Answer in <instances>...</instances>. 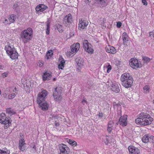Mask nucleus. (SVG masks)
Returning <instances> with one entry per match:
<instances>
[{"label": "nucleus", "mask_w": 154, "mask_h": 154, "mask_svg": "<svg viewBox=\"0 0 154 154\" xmlns=\"http://www.w3.org/2000/svg\"><path fill=\"white\" fill-rule=\"evenodd\" d=\"M47 95V92L45 90L39 93L38 94L37 98V103L39 104L41 109L43 110H47L49 107V104L45 101Z\"/></svg>", "instance_id": "obj_1"}, {"label": "nucleus", "mask_w": 154, "mask_h": 154, "mask_svg": "<svg viewBox=\"0 0 154 154\" xmlns=\"http://www.w3.org/2000/svg\"><path fill=\"white\" fill-rule=\"evenodd\" d=\"M153 119L146 113L142 112L139 115V117L135 119V123L140 125H146L151 123Z\"/></svg>", "instance_id": "obj_2"}, {"label": "nucleus", "mask_w": 154, "mask_h": 154, "mask_svg": "<svg viewBox=\"0 0 154 154\" xmlns=\"http://www.w3.org/2000/svg\"><path fill=\"white\" fill-rule=\"evenodd\" d=\"M20 38L24 43H26L31 40L32 37V30L30 28H28L21 32L20 34Z\"/></svg>", "instance_id": "obj_3"}, {"label": "nucleus", "mask_w": 154, "mask_h": 154, "mask_svg": "<svg viewBox=\"0 0 154 154\" xmlns=\"http://www.w3.org/2000/svg\"><path fill=\"white\" fill-rule=\"evenodd\" d=\"M5 49L7 54L12 60L17 59L18 53L14 48V46L10 44L5 46Z\"/></svg>", "instance_id": "obj_4"}, {"label": "nucleus", "mask_w": 154, "mask_h": 154, "mask_svg": "<svg viewBox=\"0 0 154 154\" xmlns=\"http://www.w3.org/2000/svg\"><path fill=\"white\" fill-rule=\"evenodd\" d=\"M62 90L60 87H57L53 92V96L56 101L60 100L62 98L61 95Z\"/></svg>", "instance_id": "obj_5"}, {"label": "nucleus", "mask_w": 154, "mask_h": 154, "mask_svg": "<svg viewBox=\"0 0 154 154\" xmlns=\"http://www.w3.org/2000/svg\"><path fill=\"white\" fill-rule=\"evenodd\" d=\"M83 48L85 50L89 53L92 54L93 53L94 50L92 48V46L87 40H85L83 43Z\"/></svg>", "instance_id": "obj_6"}, {"label": "nucleus", "mask_w": 154, "mask_h": 154, "mask_svg": "<svg viewBox=\"0 0 154 154\" xmlns=\"http://www.w3.org/2000/svg\"><path fill=\"white\" fill-rule=\"evenodd\" d=\"M129 64L130 66L132 68L136 69L140 67L138 60L134 58H131L129 61Z\"/></svg>", "instance_id": "obj_7"}, {"label": "nucleus", "mask_w": 154, "mask_h": 154, "mask_svg": "<svg viewBox=\"0 0 154 154\" xmlns=\"http://www.w3.org/2000/svg\"><path fill=\"white\" fill-rule=\"evenodd\" d=\"M60 154H69V150L68 147L66 145L62 144L59 146Z\"/></svg>", "instance_id": "obj_8"}, {"label": "nucleus", "mask_w": 154, "mask_h": 154, "mask_svg": "<svg viewBox=\"0 0 154 154\" xmlns=\"http://www.w3.org/2000/svg\"><path fill=\"white\" fill-rule=\"evenodd\" d=\"M130 80H133V79L131 75L129 73H124L121 75V82L123 81H129Z\"/></svg>", "instance_id": "obj_9"}, {"label": "nucleus", "mask_w": 154, "mask_h": 154, "mask_svg": "<svg viewBox=\"0 0 154 154\" xmlns=\"http://www.w3.org/2000/svg\"><path fill=\"white\" fill-rule=\"evenodd\" d=\"M75 61L77 64V69L80 71V68L83 66V59L80 57H78L75 59Z\"/></svg>", "instance_id": "obj_10"}, {"label": "nucleus", "mask_w": 154, "mask_h": 154, "mask_svg": "<svg viewBox=\"0 0 154 154\" xmlns=\"http://www.w3.org/2000/svg\"><path fill=\"white\" fill-rule=\"evenodd\" d=\"M48 8V7L44 4H39L36 7V13H40L46 10Z\"/></svg>", "instance_id": "obj_11"}, {"label": "nucleus", "mask_w": 154, "mask_h": 154, "mask_svg": "<svg viewBox=\"0 0 154 154\" xmlns=\"http://www.w3.org/2000/svg\"><path fill=\"white\" fill-rule=\"evenodd\" d=\"M129 152L131 154H140L139 150L133 146H130L128 147Z\"/></svg>", "instance_id": "obj_12"}, {"label": "nucleus", "mask_w": 154, "mask_h": 154, "mask_svg": "<svg viewBox=\"0 0 154 154\" xmlns=\"http://www.w3.org/2000/svg\"><path fill=\"white\" fill-rule=\"evenodd\" d=\"M88 24V22L84 20H82V19L79 20V29L80 30L84 29Z\"/></svg>", "instance_id": "obj_13"}, {"label": "nucleus", "mask_w": 154, "mask_h": 154, "mask_svg": "<svg viewBox=\"0 0 154 154\" xmlns=\"http://www.w3.org/2000/svg\"><path fill=\"white\" fill-rule=\"evenodd\" d=\"M127 115H123L119 118V122L120 125L123 126H126L127 124Z\"/></svg>", "instance_id": "obj_14"}, {"label": "nucleus", "mask_w": 154, "mask_h": 154, "mask_svg": "<svg viewBox=\"0 0 154 154\" xmlns=\"http://www.w3.org/2000/svg\"><path fill=\"white\" fill-rule=\"evenodd\" d=\"M25 140L23 139L20 140L19 142V148L21 151H23L26 148Z\"/></svg>", "instance_id": "obj_15"}, {"label": "nucleus", "mask_w": 154, "mask_h": 154, "mask_svg": "<svg viewBox=\"0 0 154 154\" xmlns=\"http://www.w3.org/2000/svg\"><path fill=\"white\" fill-rule=\"evenodd\" d=\"M80 48V44L78 43H75L71 45V50L72 52L76 53L79 50Z\"/></svg>", "instance_id": "obj_16"}, {"label": "nucleus", "mask_w": 154, "mask_h": 154, "mask_svg": "<svg viewBox=\"0 0 154 154\" xmlns=\"http://www.w3.org/2000/svg\"><path fill=\"white\" fill-rule=\"evenodd\" d=\"M133 80H130L129 81H123L122 82V85L125 88H128L131 87L132 85Z\"/></svg>", "instance_id": "obj_17"}, {"label": "nucleus", "mask_w": 154, "mask_h": 154, "mask_svg": "<svg viewBox=\"0 0 154 154\" xmlns=\"http://www.w3.org/2000/svg\"><path fill=\"white\" fill-rule=\"evenodd\" d=\"M105 50L106 52L112 54H115L116 52V50L113 46L108 45L106 46Z\"/></svg>", "instance_id": "obj_18"}, {"label": "nucleus", "mask_w": 154, "mask_h": 154, "mask_svg": "<svg viewBox=\"0 0 154 154\" xmlns=\"http://www.w3.org/2000/svg\"><path fill=\"white\" fill-rule=\"evenodd\" d=\"M11 120L10 118H7L1 123L4 125V128L5 129L8 128L11 124Z\"/></svg>", "instance_id": "obj_19"}, {"label": "nucleus", "mask_w": 154, "mask_h": 154, "mask_svg": "<svg viewBox=\"0 0 154 154\" xmlns=\"http://www.w3.org/2000/svg\"><path fill=\"white\" fill-rule=\"evenodd\" d=\"M110 88L111 90L116 93H118L120 91L118 85L115 83H112L110 84Z\"/></svg>", "instance_id": "obj_20"}, {"label": "nucleus", "mask_w": 154, "mask_h": 154, "mask_svg": "<svg viewBox=\"0 0 154 154\" xmlns=\"http://www.w3.org/2000/svg\"><path fill=\"white\" fill-rule=\"evenodd\" d=\"M72 21V17L71 14H69L68 15H66L64 17L63 20V22L67 23H71Z\"/></svg>", "instance_id": "obj_21"}, {"label": "nucleus", "mask_w": 154, "mask_h": 154, "mask_svg": "<svg viewBox=\"0 0 154 154\" xmlns=\"http://www.w3.org/2000/svg\"><path fill=\"white\" fill-rule=\"evenodd\" d=\"M114 126V122L112 121H109L108 124L107 131L109 133H110L113 129V126Z\"/></svg>", "instance_id": "obj_22"}, {"label": "nucleus", "mask_w": 154, "mask_h": 154, "mask_svg": "<svg viewBox=\"0 0 154 154\" xmlns=\"http://www.w3.org/2000/svg\"><path fill=\"white\" fill-rule=\"evenodd\" d=\"M51 77V74L47 72H45L44 73L43 75V80L44 81H45L46 80H49Z\"/></svg>", "instance_id": "obj_23"}, {"label": "nucleus", "mask_w": 154, "mask_h": 154, "mask_svg": "<svg viewBox=\"0 0 154 154\" xmlns=\"http://www.w3.org/2000/svg\"><path fill=\"white\" fill-rule=\"evenodd\" d=\"M122 38L123 41L124 45H125V43H126L128 41V36L126 32H124L123 33Z\"/></svg>", "instance_id": "obj_24"}, {"label": "nucleus", "mask_w": 154, "mask_h": 154, "mask_svg": "<svg viewBox=\"0 0 154 154\" xmlns=\"http://www.w3.org/2000/svg\"><path fill=\"white\" fill-rule=\"evenodd\" d=\"M60 60H61V59H59V60L60 61V63L58 65V68L59 69H62L64 67L65 61L63 59L61 60L60 61Z\"/></svg>", "instance_id": "obj_25"}, {"label": "nucleus", "mask_w": 154, "mask_h": 154, "mask_svg": "<svg viewBox=\"0 0 154 154\" xmlns=\"http://www.w3.org/2000/svg\"><path fill=\"white\" fill-rule=\"evenodd\" d=\"M149 137L148 135H144L142 139V140L144 143H147L149 141Z\"/></svg>", "instance_id": "obj_26"}, {"label": "nucleus", "mask_w": 154, "mask_h": 154, "mask_svg": "<svg viewBox=\"0 0 154 154\" xmlns=\"http://www.w3.org/2000/svg\"><path fill=\"white\" fill-rule=\"evenodd\" d=\"M6 113L10 115H12L16 114V112L14 110L11 108H8L6 109Z\"/></svg>", "instance_id": "obj_27"}, {"label": "nucleus", "mask_w": 154, "mask_h": 154, "mask_svg": "<svg viewBox=\"0 0 154 154\" xmlns=\"http://www.w3.org/2000/svg\"><path fill=\"white\" fill-rule=\"evenodd\" d=\"M16 17L15 15L11 14L8 18V20L10 22V23H14Z\"/></svg>", "instance_id": "obj_28"}, {"label": "nucleus", "mask_w": 154, "mask_h": 154, "mask_svg": "<svg viewBox=\"0 0 154 154\" xmlns=\"http://www.w3.org/2000/svg\"><path fill=\"white\" fill-rule=\"evenodd\" d=\"M47 26V28L46 29V33L47 35H48L50 32V21L49 20H48L46 23Z\"/></svg>", "instance_id": "obj_29"}, {"label": "nucleus", "mask_w": 154, "mask_h": 154, "mask_svg": "<svg viewBox=\"0 0 154 154\" xmlns=\"http://www.w3.org/2000/svg\"><path fill=\"white\" fill-rule=\"evenodd\" d=\"M10 152V150L5 147L1 150L0 154H9Z\"/></svg>", "instance_id": "obj_30"}, {"label": "nucleus", "mask_w": 154, "mask_h": 154, "mask_svg": "<svg viewBox=\"0 0 154 154\" xmlns=\"http://www.w3.org/2000/svg\"><path fill=\"white\" fill-rule=\"evenodd\" d=\"M142 60L144 63H147L150 61V59L146 56H143Z\"/></svg>", "instance_id": "obj_31"}, {"label": "nucleus", "mask_w": 154, "mask_h": 154, "mask_svg": "<svg viewBox=\"0 0 154 154\" xmlns=\"http://www.w3.org/2000/svg\"><path fill=\"white\" fill-rule=\"evenodd\" d=\"M7 118L5 117V115L4 113H2L0 114V123L3 122Z\"/></svg>", "instance_id": "obj_32"}, {"label": "nucleus", "mask_w": 154, "mask_h": 154, "mask_svg": "<svg viewBox=\"0 0 154 154\" xmlns=\"http://www.w3.org/2000/svg\"><path fill=\"white\" fill-rule=\"evenodd\" d=\"M53 54V51L50 50L48 51L46 54V57L47 59H48L50 57H51Z\"/></svg>", "instance_id": "obj_33"}, {"label": "nucleus", "mask_w": 154, "mask_h": 154, "mask_svg": "<svg viewBox=\"0 0 154 154\" xmlns=\"http://www.w3.org/2000/svg\"><path fill=\"white\" fill-rule=\"evenodd\" d=\"M75 54V53L72 52V51L71 50V51H67L66 54L67 56L68 57H72Z\"/></svg>", "instance_id": "obj_34"}, {"label": "nucleus", "mask_w": 154, "mask_h": 154, "mask_svg": "<svg viewBox=\"0 0 154 154\" xmlns=\"http://www.w3.org/2000/svg\"><path fill=\"white\" fill-rule=\"evenodd\" d=\"M143 89L145 93H148L149 91V85H146L143 87Z\"/></svg>", "instance_id": "obj_35"}, {"label": "nucleus", "mask_w": 154, "mask_h": 154, "mask_svg": "<svg viewBox=\"0 0 154 154\" xmlns=\"http://www.w3.org/2000/svg\"><path fill=\"white\" fill-rule=\"evenodd\" d=\"M16 96V94L15 93H12L10 94L8 96V98L9 99H12L14 98Z\"/></svg>", "instance_id": "obj_36"}, {"label": "nucleus", "mask_w": 154, "mask_h": 154, "mask_svg": "<svg viewBox=\"0 0 154 154\" xmlns=\"http://www.w3.org/2000/svg\"><path fill=\"white\" fill-rule=\"evenodd\" d=\"M149 141L152 142L154 145V137L152 135L149 137Z\"/></svg>", "instance_id": "obj_37"}, {"label": "nucleus", "mask_w": 154, "mask_h": 154, "mask_svg": "<svg viewBox=\"0 0 154 154\" xmlns=\"http://www.w3.org/2000/svg\"><path fill=\"white\" fill-rule=\"evenodd\" d=\"M112 67L111 66L110 64H109L107 66V72L108 73H109Z\"/></svg>", "instance_id": "obj_38"}, {"label": "nucleus", "mask_w": 154, "mask_h": 154, "mask_svg": "<svg viewBox=\"0 0 154 154\" xmlns=\"http://www.w3.org/2000/svg\"><path fill=\"white\" fill-rule=\"evenodd\" d=\"M31 147H32V148L34 149V151H36V147H35V145L34 143H33L31 144Z\"/></svg>", "instance_id": "obj_39"}, {"label": "nucleus", "mask_w": 154, "mask_h": 154, "mask_svg": "<svg viewBox=\"0 0 154 154\" xmlns=\"http://www.w3.org/2000/svg\"><path fill=\"white\" fill-rule=\"evenodd\" d=\"M122 23L118 21L117 23L116 26L118 28H120L122 26Z\"/></svg>", "instance_id": "obj_40"}, {"label": "nucleus", "mask_w": 154, "mask_h": 154, "mask_svg": "<svg viewBox=\"0 0 154 154\" xmlns=\"http://www.w3.org/2000/svg\"><path fill=\"white\" fill-rule=\"evenodd\" d=\"M8 74L7 72H4L3 73L2 75V77L3 78H5L8 75Z\"/></svg>", "instance_id": "obj_41"}, {"label": "nucleus", "mask_w": 154, "mask_h": 154, "mask_svg": "<svg viewBox=\"0 0 154 154\" xmlns=\"http://www.w3.org/2000/svg\"><path fill=\"white\" fill-rule=\"evenodd\" d=\"M150 36L152 38L153 37L154 38V33L153 32H151L149 33Z\"/></svg>", "instance_id": "obj_42"}, {"label": "nucleus", "mask_w": 154, "mask_h": 154, "mask_svg": "<svg viewBox=\"0 0 154 154\" xmlns=\"http://www.w3.org/2000/svg\"><path fill=\"white\" fill-rule=\"evenodd\" d=\"M142 2L143 4L145 5H147V2L146 1V0H142Z\"/></svg>", "instance_id": "obj_43"}, {"label": "nucleus", "mask_w": 154, "mask_h": 154, "mask_svg": "<svg viewBox=\"0 0 154 154\" xmlns=\"http://www.w3.org/2000/svg\"><path fill=\"white\" fill-rule=\"evenodd\" d=\"M109 143V140L107 138L106 139V140L105 141V143L106 145H108Z\"/></svg>", "instance_id": "obj_44"}, {"label": "nucleus", "mask_w": 154, "mask_h": 154, "mask_svg": "<svg viewBox=\"0 0 154 154\" xmlns=\"http://www.w3.org/2000/svg\"><path fill=\"white\" fill-rule=\"evenodd\" d=\"M103 114L102 113L99 112L98 115V116L99 117H103Z\"/></svg>", "instance_id": "obj_45"}, {"label": "nucleus", "mask_w": 154, "mask_h": 154, "mask_svg": "<svg viewBox=\"0 0 154 154\" xmlns=\"http://www.w3.org/2000/svg\"><path fill=\"white\" fill-rule=\"evenodd\" d=\"M82 102L83 104H85V103L87 104V101L85 99H83Z\"/></svg>", "instance_id": "obj_46"}, {"label": "nucleus", "mask_w": 154, "mask_h": 154, "mask_svg": "<svg viewBox=\"0 0 154 154\" xmlns=\"http://www.w3.org/2000/svg\"><path fill=\"white\" fill-rule=\"evenodd\" d=\"M4 68V66L2 64L0 63V69H3Z\"/></svg>", "instance_id": "obj_47"}, {"label": "nucleus", "mask_w": 154, "mask_h": 154, "mask_svg": "<svg viewBox=\"0 0 154 154\" xmlns=\"http://www.w3.org/2000/svg\"><path fill=\"white\" fill-rule=\"evenodd\" d=\"M73 141V140L69 139V140L68 143H69V144H72V143Z\"/></svg>", "instance_id": "obj_48"}, {"label": "nucleus", "mask_w": 154, "mask_h": 154, "mask_svg": "<svg viewBox=\"0 0 154 154\" xmlns=\"http://www.w3.org/2000/svg\"><path fill=\"white\" fill-rule=\"evenodd\" d=\"M76 142L75 141H73L72 142V146H75L76 145Z\"/></svg>", "instance_id": "obj_49"}, {"label": "nucleus", "mask_w": 154, "mask_h": 154, "mask_svg": "<svg viewBox=\"0 0 154 154\" xmlns=\"http://www.w3.org/2000/svg\"><path fill=\"white\" fill-rule=\"evenodd\" d=\"M121 110H119L118 111V116H121Z\"/></svg>", "instance_id": "obj_50"}, {"label": "nucleus", "mask_w": 154, "mask_h": 154, "mask_svg": "<svg viewBox=\"0 0 154 154\" xmlns=\"http://www.w3.org/2000/svg\"><path fill=\"white\" fill-rule=\"evenodd\" d=\"M55 125L57 127L59 126V122H55Z\"/></svg>", "instance_id": "obj_51"}, {"label": "nucleus", "mask_w": 154, "mask_h": 154, "mask_svg": "<svg viewBox=\"0 0 154 154\" xmlns=\"http://www.w3.org/2000/svg\"><path fill=\"white\" fill-rule=\"evenodd\" d=\"M21 82H22V83L23 85L25 84L26 83L24 81H23V79H21Z\"/></svg>", "instance_id": "obj_52"}, {"label": "nucleus", "mask_w": 154, "mask_h": 154, "mask_svg": "<svg viewBox=\"0 0 154 154\" xmlns=\"http://www.w3.org/2000/svg\"><path fill=\"white\" fill-rule=\"evenodd\" d=\"M16 91V88H15L13 90V92H14L15 91Z\"/></svg>", "instance_id": "obj_53"}, {"label": "nucleus", "mask_w": 154, "mask_h": 154, "mask_svg": "<svg viewBox=\"0 0 154 154\" xmlns=\"http://www.w3.org/2000/svg\"><path fill=\"white\" fill-rule=\"evenodd\" d=\"M55 79H56V78H54L53 79V80L54 81H55Z\"/></svg>", "instance_id": "obj_54"}, {"label": "nucleus", "mask_w": 154, "mask_h": 154, "mask_svg": "<svg viewBox=\"0 0 154 154\" xmlns=\"http://www.w3.org/2000/svg\"><path fill=\"white\" fill-rule=\"evenodd\" d=\"M153 103H154V100H153Z\"/></svg>", "instance_id": "obj_55"}, {"label": "nucleus", "mask_w": 154, "mask_h": 154, "mask_svg": "<svg viewBox=\"0 0 154 154\" xmlns=\"http://www.w3.org/2000/svg\"><path fill=\"white\" fill-rule=\"evenodd\" d=\"M5 21H7V19H5Z\"/></svg>", "instance_id": "obj_56"}, {"label": "nucleus", "mask_w": 154, "mask_h": 154, "mask_svg": "<svg viewBox=\"0 0 154 154\" xmlns=\"http://www.w3.org/2000/svg\"><path fill=\"white\" fill-rule=\"evenodd\" d=\"M58 31H59V32L60 31L59 29L58 30Z\"/></svg>", "instance_id": "obj_57"}]
</instances>
